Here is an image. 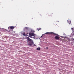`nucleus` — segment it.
I'll return each instance as SVG.
<instances>
[{"mask_svg": "<svg viewBox=\"0 0 74 74\" xmlns=\"http://www.w3.org/2000/svg\"><path fill=\"white\" fill-rule=\"evenodd\" d=\"M37 30H38V31H39V30H40V29H38V28L37 29Z\"/></svg>", "mask_w": 74, "mask_h": 74, "instance_id": "obj_12", "label": "nucleus"}, {"mask_svg": "<svg viewBox=\"0 0 74 74\" xmlns=\"http://www.w3.org/2000/svg\"><path fill=\"white\" fill-rule=\"evenodd\" d=\"M34 31H32V33H29V36L31 38H36V36H35V34H34L33 33L35 32Z\"/></svg>", "mask_w": 74, "mask_h": 74, "instance_id": "obj_2", "label": "nucleus"}, {"mask_svg": "<svg viewBox=\"0 0 74 74\" xmlns=\"http://www.w3.org/2000/svg\"><path fill=\"white\" fill-rule=\"evenodd\" d=\"M8 29H10V27H8Z\"/></svg>", "mask_w": 74, "mask_h": 74, "instance_id": "obj_13", "label": "nucleus"}, {"mask_svg": "<svg viewBox=\"0 0 74 74\" xmlns=\"http://www.w3.org/2000/svg\"><path fill=\"white\" fill-rule=\"evenodd\" d=\"M48 47H46V49H48Z\"/></svg>", "mask_w": 74, "mask_h": 74, "instance_id": "obj_11", "label": "nucleus"}, {"mask_svg": "<svg viewBox=\"0 0 74 74\" xmlns=\"http://www.w3.org/2000/svg\"><path fill=\"white\" fill-rule=\"evenodd\" d=\"M27 34H28V33H27Z\"/></svg>", "mask_w": 74, "mask_h": 74, "instance_id": "obj_15", "label": "nucleus"}, {"mask_svg": "<svg viewBox=\"0 0 74 74\" xmlns=\"http://www.w3.org/2000/svg\"><path fill=\"white\" fill-rule=\"evenodd\" d=\"M26 39L28 41V44L29 45H33V40L31 39H30L29 37H26Z\"/></svg>", "mask_w": 74, "mask_h": 74, "instance_id": "obj_1", "label": "nucleus"}, {"mask_svg": "<svg viewBox=\"0 0 74 74\" xmlns=\"http://www.w3.org/2000/svg\"><path fill=\"white\" fill-rule=\"evenodd\" d=\"M55 38H56V39H57V40H59V37L57 36H56V37H55Z\"/></svg>", "mask_w": 74, "mask_h": 74, "instance_id": "obj_8", "label": "nucleus"}, {"mask_svg": "<svg viewBox=\"0 0 74 74\" xmlns=\"http://www.w3.org/2000/svg\"><path fill=\"white\" fill-rule=\"evenodd\" d=\"M67 22L69 25H70V24H71V20H67Z\"/></svg>", "mask_w": 74, "mask_h": 74, "instance_id": "obj_6", "label": "nucleus"}, {"mask_svg": "<svg viewBox=\"0 0 74 74\" xmlns=\"http://www.w3.org/2000/svg\"><path fill=\"white\" fill-rule=\"evenodd\" d=\"M73 40H74V39H73Z\"/></svg>", "mask_w": 74, "mask_h": 74, "instance_id": "obj_16", "label": "nucleus"}, {"mask_svg": "<svg viewBox=\"0 0 74 74\" xmlns=\"http://www.w3.org/2000/svg\"><path fill=\"white\" fill-rule=\"evenodd\" d=\"M36 49H37V50L38 51H39V50H40V47L37 48Z\"/></svg>", "mask_w": 74, "mask_h": 74, "instance_id": "obj_9", "label": "nucleus"}, {"mask_svg": "<svg viewBox=\"0 0 74 74\" xmlns=\"http://www.w3.org/2000/svg\"><path fill=\"white\" fill-rule=\"evenodd\" d=\"M72 30V32H73L72 33H73V34L72 33V34L73 35V36H74V28L73 27L71 29Z\"/></svg>", "mask_w": 74, "mask_h": 74, "instance_id": "obj_4", "label": "nucleus"}, {"mask_svg": "<svg viewBox=\"0 0 74 74\" xmlns=\"http://www.w3.org/2000/svg\"><path fill=\"white\" fill-rule=\"evenodd\" d=\"M29 30V28L27 27H25L24 29V31H27Z\"/></svg>", "mask_w": 74, "mask_h": 74, "instance_id": "obj_5", "label": "nucleus"}, {"mask_svg": "<svg viewBox=\"0 0 74 74\" xmlns=\"http://www.w3.org/2000/svg\"><path fill=\"white\" fill-rule=\"evenodd\" d=\"M41 37H42V35L41 36Z\"/></svg>", "mask_w": 74, "mask_h": 74, "instance_id": "obj_14", "label": "nucleus"}, {"mask_svg": "<svg viewBox=\"0 0 74 74\" xmlns=\"http://www.w3.org/2000/svg\"><path fill=\"white\" fill-rule=\"evenodd\" d=\"M10 27V29H12L13 30L14 29V28H15V27H14V26H11Z\"/></svg>", "mask_w": 74, "mask_h": 74, "instance_id": "obj_7", "label": "nucleus"}, {"mask_svg": "<svg viewBox=\"0 0 74 74\" xmlns=\"http://www.w3.org/2000/svg\"><path fill=\"white\" fill-rule=\"evenodd\" d=\"M46 34H53L54 35H56V36H57V34H55L53 32H46L45 33Z\"/></svg>", "mask_w": 74, "mask_h": 74, "instance_id": "obj_3", "label": "nucleus"}, {"mask_svg": "<svg viewBox=\"0 0 74 74\" xmlns=\"http://www.w3.org/2000/svg\"><path fill=\"white\" fill-rule=\"evenodd\" d=\"M23 36H26V34L24 33H23Z\"/></svg>", "mask_w": 74, "mask_h": 74, "instance_id": "obj_10", "label": "nucleus"}]
</instances>
